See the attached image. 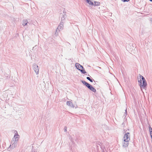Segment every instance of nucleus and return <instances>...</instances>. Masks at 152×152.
Instances as JSON below:
<instances>
[{
  "label": "nucleus",
  "mask_w": 152,
  "mask_h": 152,
  "mask_svg": "<svg viewBox=\"0 0 152 152\" xmlns=\"http://www.w3.org/2000/svg\"><path fill=\"white\" fill-rule=\"evenodd\" d=\"M75 66L76 68L80 71L82 73L85 74L87 73V72L85 70L83 67L78 63H76Z\"/></svg>",
  "instance_id": "1"
},
{
  "label": "nucleus",
  "mask_w": 152,
  "mask_h": 152,
  "mask_svg": "<svg viewBox=\"0 0 152 152\" xmlns=\"http://www.w3.org/2000/svg\"><path fill=\"white\" fill-rule=\"evenodd\" d=\"M81 82L91 91H92L94 92H95L96 91V89L94 87H93L92 85L89 83H87L84 81L83 80H82Z\"/></svg>",
  "instance_id": "2"
},
{
  "label": "nucleus",
  "mask_w": 152,
  "mask_h": 152,
  "mask_svg": "<svg viewBox=\"0 0 152 152\" xmlns=\"http://www.w3.org/2000/svg\"><path fill=\"white\" fill-rule=\"evenodd\" d=\"M139 75L140 76V78H141L142 81V84L141 86H140L141 89L142 90V88H144L146 86L147 83L145 78L140 74H139Z\"/></svg>",
  "instance_id": "3"
},
{
  "label": "nucleus",
  "mask_w": 152,
  "mask_h": 152,
  "mask_svg": "<svg viewBox=\"0 0 152 152\" xmlns=\"http://www.w3.org/2000/svg\"><path fill=\"white\" fill-rule=\"evenodd\" d=\"M130 134L129 132H127L124 135V141L125 142H129L130 140Z\"/></svg>",
  "instance_id": "4"
},
{
  "label": "nucleus",
  "mask_w": 152,
  "mask_h": 152,
  "mask_svg": "<svg viewBox=\"0 0 152 152\" xmlns=\"http://www.w3.org/2000/svg\"><path fill=\"white\" fill-rule=\"evenodd\" d=\"M33 69L36 73V74H38L39 73V68L38 66L35 64H34L33 65Z\"/></svg>",
  "instance_id": "5"
},
{
  "label": "nucleus",
  "mask_w": 152,
  "mask_h": 152,
  "mask_svg": "<svg viewBox=\"0 0 152 152\" xmlns=\"http://www.w3.org/2000/svg\"><path fill=\"white\" fill-rule=\"evenodd\" d=\"M13 142H12L11 144L10 145V147L12 148H14L15 147L17 146V140H13Z\"/></svg>",
  "instance_id": "6"
},
{
  "label": "nucleus",
  "mask_w": 152,
  "mask_h": 152,
  "mask_svg": "<svg viewBox=\"0 0 152 152\" xmlns=\"http://www.w3.org/2000/svg\"><path fill=\"white\" fill-rule=\"evenodd\" d=\"M63 23H63L62 22H60V24L58 27V28L56 30V31H57L58 30L59 31H60V30L62 29L64 27Z\"/></svg>",
  "instance_id": "7"
},
{
  "label": "nucleus",
  "mask_w": 152,
  "mask_h": 152,
  "mask_svg": "<svg viewBox=\"0 0 152 152\" xmlns=\"http://www.w3.org/2000/svg\"><path fill=\"white\" fill-rule=\"evenodd\" d=\"M61 16V17L60 16V17H61V22H62L63 23H64L66 16V12H63V13Z\"/></svg>",
  "instance_id": "8"
},
{
  "label": "nucleus",
  "mask_w": 152,
  "mask_h": 152,
  "mask_svg": "<svg viewBox=\"0 0 152 152\" xmlns=\"http://www.w3.org/2000/svg\"><path fill=\"white\" fill-rule=\"evenodd\" d=\"M15 132H16V133H15V135L14 137V138L13 139H13H14L15 140H17V142L18 141V139L19 136L18 134L17 131H15Z\"/></svg>",
  "instance_id": "9"
},
{
  "label": "nucleus",
  "mask_w": 152,
  "mask_h": 152,
  "mask_svg": "<svg viewBox=\"0 0 152 152\" xmlns=\"http://www.w3.org/2000/svg\"><path fill=\"white\" fill-rule=\"evenodd\" d=\"M66 104L71 107L73 108L75 107L74 105L73 104L72 102L71 101H67L66 102Z\"/></svg>",
  "instance_id": "10"
},
{
  "label": "nucleus",
  "mask_w": 152,
  "mask_h": 152,
  "mask_svg": "<svg viewBox=\"0 0 152 152\" xmlns=\"http://www.w3.org/2000/svg\"><path fill=\"white\" fill-rule=\"evenodd\" d=\"M28 23L27 20L26 19H24L23 20L22 25L23 26L26 25Z\"/></svg>",
  "instance_id": "11"
},
{
  "label": "nucleus",
  "mask_w": 152,
  "mask_h": 152,
  "mask_svg": "<svg viewBox=\"0 0 152 152\" xmlns=\"http://www.w3.org/2000/svg\"><path fill=\"white\" fill-rule=\"evenodd\" d=\"M129 142H125L124 141V142L123 144V146L124 147H126L128 146L129 145Z\"/></svg>",
  "instance_id": "12"
},
{
  "label": "nucleus",
  "mask_w": 152,
  "mask_h": 152,
  "mask_svg": "<svg viewBox=\"0 0 152 152\" xmlns=\"http://www.w3.org/2000/svg\"><path fill=\"white\" fill-rule=\"evenodd\" d=\"M87 2L89 4L92 6L94 5V3L92 2L91 0H86Z\"/></svg>",
  "instance_id": "13"
},
{
  "label": "nucleus",
  "mask_w": 152,
  "mask_h": 152,
  "mask_svg": "<svg viewBox=\"0 0 152 152\" xmlns=\"http://www.w3.org/2000/svg\"><path fill=\"white\" fill-rule=\"evenodd\" d=\"M100 3L98 1H94V5L98 6L100 5Z\"/></svg>",
  "instance_id": "14"
},
{
  "label": "nucleus",
  "mask_w": 152,
  "mask_h": 152,
  "mask_svg": "<svg viewBox=\"0 0 152 152\" xmlns=\"http://www.w3.org/2000/svg\"><path fill=\"white\" fill-rule=\"evenodd\" d=\"M141 79V78H140V79L139 80H138V82L139 83V85L140 86H141V85L142 84V79Z\"/></svg>",
  "instance_id": "15"
},
{
  "label": "nucleus",
  "mask_w": 152,
  "mask_h": 152,
  "mask_svg": "<svg viewBox=\"0 0 152 152\" xmlns=\"http://www.w3.org/2000/svg\"><path fill=\"white\" fill-rule=\"evenodd\" d=\"M149 130L150 132H151V131H152V129L150 126L149 127Z\"/></svg>",
  "instance_id": "16"
},
{
  "label": "nucleus",
  "mask_w": 152,
  "mask_h": 152,
  "mask_svg": "<svg viewBox=\"0 0 152 152\" xmlns=\"http://www.w3.org/2000/svg\"><path fill=\"white\" fill-rule=\"evenodd\" d=\"M64 130L65 132H66L67 131V127L66 126H65Z\"/></svg>",
  "instance_id": "17"
},
{
  "label": "nucleus",
  "mask_w": 152,
  "mask_h": 152,
  "mask_svg": "<svg viewBox=\"0 0 152 152\" xmlns=\"http://www.w3.org/2000/svg\"><path fill=\"white\" fill-rule=\"evenodd\" d=\"M150 134L151 135V137L152 140V131H151V132H150Z\"/></svg>",
  "instance_id": "18"
},
{
  "label": "nucleus",
  "mask_w": 152,
  "mask_h": 152,
  "mask_svg": "<svg viewBox=\"0 0 152 152\" xmlns=\"http://www.w3.org/2000/svg\"><path fill=\"white\" fill-rule=\"evenodd\" d=\"M129 0H121L122 1H123L124 2H126V1H129Z\"/></svg>",
  "instance_id": "19"
},
{
  "label": "nucleus",
  "mask_w": 152,
  "mask_h": 152,
  "mask_svg": "<svg viewBox=\"0 0 152 152\" xmlns=\"http://www.w3.org/2000/svg\"><path fill=\"white\" fill-rule=\"evenodd\" d=\"M127 113V109H126V110H125V114H126L125 116H126Z\"/></svg>",
  "instance_id": "20"
},
{
  "label": "nucleus",
  "mask_w": 152,
  "mask_h": 152,
  "mask_svg": "<svg viewBox=\"0 0 152 152\" xmlns=\"http://www.w3.org/2000/svg\"><path fill=\"white\" fill-rule=\"evenodd\" d=\"M86 79L89 80H90L91 78L90 77H86Z\"/></svg>",
  "instance_id": "21"
},
{
  "label": "nucleus",
  "mask_w": 152,
  "mask_h": 152,
  "mask_svg": "<svg viewBox=\"0 0 152 152\" xmlns=\"http://www.w3.org/2000/svg\"><path fill=\"white\" fill-rule=\"evenodd\" d=\"M89 81L91 82H93V80H92L91 79H90V80H89Z\"/></svg>",
  "instance_id": "22"
},
{
  "label": "nucleus",
  "mask_w": 152,
  "mask_h": 152,
  "mask_svg": "<svg viewBox=\"0 0 152 152\" xmlns=\"http://www.w3.org/2000/svg\"><path fill=\"white\" fill-rule=\"evenodd\" d=\"M34 48H35V47H33L32 48V50H34Z\"/></svg>",
  "instance_id": "23"
},
{
  "label": "nucleus",
  "mask_w": 152,
  "mask_h": 152,
  "mask_svg": "<svg viewBox=\"0 0 152 152\" xmlns=\"http://www.w3.org/2000/svg\"><path fill=\"white\" fill-rule=\"evenodd\" d=\"M150 1L152 2V0H149Z\"/></svg>",
  "instance_id": "24"
},
{
  "label": "nucleus",
  "mask_w": 152,
  "mask_h": 152,
  "mask_svg": "<svg viewBox=\"0 0 152 152\" xmlns=\"http://www.w3.org/2000/svg\"><path fill=\"white\" fill-rule=\"evenodd\" d=\"M70 148L71 149V150H72V148Z\"/></svg>",
  "instance_id": "25"
}]
</instances>
